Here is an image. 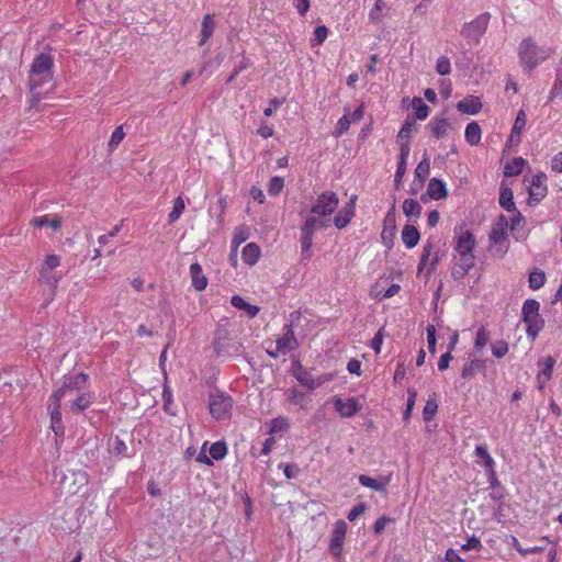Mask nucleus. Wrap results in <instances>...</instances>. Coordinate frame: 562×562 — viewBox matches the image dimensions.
<instances>
[{"label":"nucleus","mask_w":562,"mask_h":562,"mask_svg":"<svg viewBox=\"0 0 562 562\" xmlns=\"http://www.w3.org/2000/svg\"><path fill=\"white\" fill-rule=\"evenodd\" d=\"M357 195H352L350 201L334 217V224L337 228H345L355 215V204Z\"/></svg>","instance_id":"16"},{"label":"nucleus","mask_w":562,"mask_h":562,"mask_svg":"<svg viewBox=\"0 0 562 562\" xmlns=\"http://www.w3.org/2000/svg\"><path fill=\"white\" fill-rule=\"evenodd\" d=\"M186 207L184 200L181 196H178L173 200L172 211L168 215V223L172 224L179 220L183 210Z\"/></svg>","instance_id":"43"},{"label":"nucleus","mask_w":562,"mask_h":562,"mask_svg":"<svg viewBox=\"0 0 562 562\" xmlns=\"http://www.w3.org/2000/svg\"><path fill=\"white\" fill-rule=\"evenodd\" d=\"M339 199L335 192H323L316 203L312 206L311 212L318 216L326 217L330 215L338 206Z\"/></svg>","instance_id":"8"},{"label":"nucleus","mask_w":562,"mask_h":562,"mask_svg":"<svg viewBox=\"0 0 562 562\" xmlns=\"http://www.w3.org/2000/svg\"><path fill=\"white\" fill-rule=\"evenodd\" d=\"M50 409V427L56 436L64 435V425L61 422L60 401L52 400Z\"/></svg>","instance_id":"19"},{"label":"nucleus","mask_w":562,"mask_h":562,"mask_svg":"<svg viewBox=\"0 0 562 562\" xmlns=\"http://www.w3.org/2000/svg\"><path fill=\"white\" fill-rule=\"evenodd\" d=\"M233 398L225 392L215 389L209 394V409L213 418L221 420L231 415Z\"/></svg>","instance_id":"3"},{"label":"nucleus","mask_w":562,"mask_h":562,"mask_svg":"<svg viewBox=\"0 0 562 562\" xmlns=\"http://www.w3.org/2000/svg\"><path fill=\"white\" fill-rule=\"evenodd\" d=\"M430 162L427 156L417 165L415 169V177L420 181H424L425 178L429 175Z\"/></svg>","instance_id":"50"},{"label":"nucleus","mask_w":562,"mask_h":562,"mask_svg":"<svg viewBox=\"0 0 562 562\" xmlns=\"http://www.w3.org/2000/svg\"><path fill=\"white\" fill-rule=\"evenodd\" d=\"M456 108L461 113L474 115L482 110V102L479 97L469 95L460 100Z\"/></svg>","instance_id":"18"},{"label":"nucleus","mask_w":562,"mask_h":562,"mask_svg":"<svg viewBox=\"0 0 562 562\" xmlns=\"http://www.w3.org/2000/svg\"><path fill=\"white\" fill-rule=\"evenodd\" d=\"M475 456L484 460V467L487 472L493 473V467L495 464L493 458L490 456L487 451V447L484 445L475 447Z\"/></svg>","instance_id":"41"},{"label":"nucleus","mask_w":562,"mask_h":562,"mask_svg":"<svg viewBox=\"0 0 562 562\" xmlns=\"http://www.w3.org/2000/svg\"><path fill=\"white\" fill-rule=\"evenodd\" d=\"M284 187V180L281 177H273L269 181L268 192L270 195H278Z\"/></svg>","instance_id":"52"},{"label":"nucleus","mask_w":562,"mask_h":562,"mask_svg":"<svg viewBox=\"0 0 562 562\" xmlns=\"http://www.w3.org/2000/svg\"><path fill=\"white\" fill-rule=\"evenodd\" d=\"M329 220L310 216L306 218L304 225L301 228L302 236H301V248H302V256L304 259H307L310 257V249L313 245V235L316 229L318 228H325L328 226Z\"/></svg>","instance_id":"5"},{"label":"nucleus","mask_w":562,"mask_h":562,"mask_svg":"<svg viewBox=\"0 0 562 562\" xmlns=\"http://www.w3.org/2000/svg\"><path fill=\"white\" fill-rule=\"evenodd\" d=\"M491 349L495 358H502L508 352V344L504 340H498L492 345Z\"/></svg>","instance_id":"54"},{"label":"nucleus","mask_w":562,"mask_h":562,"mask_svg":"<svg viewBox=\"0 0 562 562\" xmlns=\"http://www.w3.org/2000/svg\"><path fill=\"white\" fill-rule=\"evenodd\" d=\"M475 257H460V262L456 263L451 276L454 280L463 279L474 267Z\"/></svg>","instance_id":"21"},{"label":"nucleus","mask_w":562,"mask_h":562,"mask_svg":"<svg viewBox=\"0 0 562 562\" xmlns=\"http://www.w3.org/2000/svg\"><path fill=\"white\" fill-rule=\"evenodd\" d=\"M351 124V119L349 117V112H346L341 119H339L336 130L334 132V135L336 137L341 136L344 133H346Z\"/></svg>","instance_id":"51"},{"label":"nucleus","mask_w":562,"mask_h":562,"mask_svg":"<svg viewBox=\"0 0 562 562\" xmlns=\"http://www.w3.org/2000/svg\"><path fill=\"white\" fill-rule=\"evenodd\" d=\"M248 238V232L244 227H237L232 238V247L234 254L237 251V247Z\"/></svg>","instance_id":"48"},{"label":"nucleus","mask_w":562,"mask_h":562,"mask_svg":"<svg viewBox=\"0 0 562 562\" xmlns=\"http://www.w3.org/2000/svg\"><path fill=\"white\" fill-rule=\"evenodd\" d=\"M364 510H366V504L364 503L357 504L348 513V516H347L348 520L349 521H355L360 515H362L364 513Z\"/></svg>","instance_id":"64"},{"label":"nucleus","mask_w":562,"mask_h":562,"mask_svg":"<svg viewBox=\"0 0 562 562\" xmlns=\"http://www.w3.org/2000/svg\"><path fill=\"white\" fill-rule=\"evenodd\" d=\"M426 330H427L428 349H429L430 353L434 355L436 352V342H437L436 328L434 325H428Z\"/></svg>","instance_id":"59"},{"label":"nucleus","mask_w":562,"mask_h":562,"mask_svg":"<svg viewBox=\"0 0 562 562\" xmlns=\"http://www.w3.org/2000/svg\"><path fill=\"white\" fill-rule=\"evenodd\" d=\"M527 122V115L524 110H519L514 122V134H517V143L520 142V134Z\"/></svg>","instance_id":"47"},{"label":"nucleus","mask_w":562,"mask_h":562,"mask_svg":"<svg viewBox=\"0 0 562 562\" xmlns=\"http://www.w3.org/2000/svg\"><path fill=\"white\" fill-rule=\"evenodd\" d=\"M481 127L476 122H471L465 127V139L471 146H475L481 140Z\"/></svg>","instance_id":"33"},{"label":"nucleus","mask_w":562,"mask_h":562,"mask_svg":"<svg viewBox=\"0 0 562 562\" xmlns=\"http://www.w3.org/2000/svg\"><path fill=\"white\" fill-rule=\"evenodd\" d=\"M416 130V122L415 117L412 114H408L401 131L397 135V140L400 142V145L404 142H407L409 144V138L412 137L413 132Z\"/></svg>","instance_id":"28"},{"label":"nucleus","mask_w":562,"mask_h":562,"mask_svg":"<svg viewBox=\"0 0 562 562\" xmlns=\"http://www.w3.org/2000/svg\"><path fill=\"white\" fill-rule=\"evenodd\" d=\"M214 351L217 356L227 353L231 349V338L226 330H218L214 338Z\"/></svg>","instance_id":"25"},{"label":"nucleus","mask_w":562,"mask_h":562,"mask_svg":"<svg viewBox=\"0 0 562 562\" xmlns=\"http://www.w3.org/2000/svg\"><path fill=\"white\" fill-rule=\"evenodd\" d=\"M359 482L361 485L375 490V491H384L386 481L383 479H374L368 475L361 474L359 476Z\"/></svg>","instance_id":"38"},{"label":"nucleus","mask_w":562,"mask_h":562,"mask_svg":"<svg viewBox=\"0 0 562 562\" xmlns=\"http://www.w3.org/2000/svg\"><path fill=\"white\" fill-rule=\"evenodd\" d=\"M485 370H486V364H485L484 360L472 359L463 364L462 370H461V376L464 380H470V379L474 378V375L477 372H485Z\"/></svg>","instance_id":"20"},{"label":"nucleus","mask_w":562,"mask_h":562,"mask_svg":"<svg viewBox=\"0 0 562 562\" xmlns=\"http://www.w3.org/2000/svg\"><path fill=\"white\" fill-rule=\"evenodd\" d=\"M540 304L535 299H528L524 302L521 308V319L527 326V336L535 340L544 327V319L539 314Z\"/></svg>","instance_id":"2"},{"label":"nucleus","mask_w":562,"mask_h":562,"mask_svg":"<svg viewBox=\"0 0 562 562\" xmlns=\"http://www.w3.org/2000/svg\"><path fill=\"white\" fill-rule=\"evenodd\" d=\"M488 341V335H487V331L484 327H481L477 331H476V336H475V341H474V348L477 350V351H481L485 345L487 344Z\"/></svg>","instance_id":"53"},{"label":"nucleus","mask_w":562,"mask_h":562,"mask_svg":"<svg viewBox=\"0 0 562 562\" xmlns=\"http://www.w3.org/2000/svg\"><path fill=\"white\" fill-rule=\"evenodd\" d=\"M60 265V257L58 255H47L45 260L40 266L46 270L54 271Z\"/></svg>","instance_id":"55"},{"label":"nucleus","mask_w":562,"mask_h":562,"mask_svg":"<svg viewBox=\"0 0 562 562\" xmlns=\"http://www.w3.org/2000/svg\"><path fill=\"white\" fill-rule=\"evenodd\" d=\"M288 427H289V422L286 418L277 417V418L272 419V422H271L270 432H278L281 430H285V429H288Z\"/></svg>","instance_id":"61"},{"label":"nucleus","mask_w":562,"mask_h":562,"mask_svg":"<svg viewBox=\"0 0 562 562\" xmlns=\"http://www.w3.org/2000/svg\"><path fill=\"white\" fill-rule=\"evenodd\" d=\"M547 176L542 172L531 177L529 182L528 192L529 199L535 202H539L547 194V186L544 183Z\"/></svg>","instance_id":"14"},{"label":"nucleus","mask_w":562,"mask_h":562,"mask_svg":"<svg viewBox=\"0 0 562 562\" xmlns=\"http://www.w3.org/2000/svg\"><path fill=\"white\" fill-rule=\"evenodd\" d=\"M231 303L235 308L245 311L249 317H255L259 313L258 306L249 304L239 295H234Z\"/></svg>","instance_id":"31"},{"label":"nucleus","mask_w":562,"mask_h":562,"mask_svg":"<svg viewBox=\"0 0 562 562\" xmlns=\"http://www.w3.org/2000/svg\"><path fill=\"white\" fill-rule=\"evenodd\" d=\"M437 411H438V403L436 400V395L432 394L431 396H429V398L427 400V402L424 406V409H423L424 420H426V422L431 420L435 417Z\"/></svg>","instance_id":"40"},{"label":"nucleus","mask_w":562,"mask_h":562,"mask_svg":"<svg viewBox=\"0 0 562 562\" xmlns=\"http://www.w3.org/2000/svg\"><path fill=\"white\" fill-rule=\"evenodd\" d=\"M546 280L547 277L544 271L539 268H535L532 271H530L528 277L529 288L531 290H539L544 285Z\"/></svg>","instance_id":"34"},{"label":"nucleus","mask_w":562,"mask_h":562,"mask_svg":"<svg viewBox=\"0 0 562 562\" xmlns=\"http://www.w3.org/2000/svg\"><path fill=\"white\" fill-rule=\"evenodd\" d=\"M476 240L470 231H464L460 234L454 246V250L460 257H474L472 251L475 248Z\"/></svg>","instance_id":"12"},{"label":"nucleus","mask_w":562,"mask_h":562,"mask_svg":"<svg viewBox=\"0 0 562 562\" xmlns=\"http://www.w3.org/2000/svg\"><path fill=\"white\" fill-rule=\"evenodd\" d=\"M334 405L335 409L342 416V417H351L353 416L360 408L358 404V400L355 397L347 398L344 401L340 397L334 398Z\"/></svg>","instance_id":"17"},{"label":"nucleus","mask_w":562,"mask_h":562,"mask_svg":"<svg viewBox=\"0 0 562 562\" xmlns=\"http://www.w3.org/2000/svg\"><path fill=\"white\" fill-rule=\"evenodd\" d=\"M346 529L347 525L344 520L336 522L329 544V550L335 557H339L341 554Z\"/></svg>","instance_id":"15"},{"label":"nucleus","mask_w":562,"mask_h":562,"mask_svg":"<svg viewBox=\"0 0 562 562\" xmlns=\"http://www.w3.org/2000/svg\"><path fill=\"white\" fill-rule=\"evenodd\" d=\"M111 451L115 456L123 457V456H126L127 447H126L125 442L116 436L111 446Z\"/></svg>","instance_id":"58"},{"label":"nucleus","mask_w":562,"mask_h":562,"mask_svg":"<svg viewBox=\"0 0 562 562\" xmlns=\"http://www.w3.org/2000/svg\"><path fill=\"white\" fill-rule=\"evenodd\" d=\"M227 453V447L224 441H217L211 445L210 456L212 459L218 461L225 458Z\"/></svg>","instance_id":"45"},{"label":"nucleus","mask_w":562,"mask_h":562,"mask_svg":"<svg viewBox=\"0 0 562 562\" xmlns=\"http://www.w3.org/2000/svg\"><path fill=\"white\" fill-rule=\"evenodd\" d=\"M61 276L55 271L38 268V282L43 285L48 286L47 300L52 302L56 295V290Z\"/></svg>","instance_id":"11"},{"label":"nucleus","mask_w":562,"mask_h":562,"mask_svg":"<svg viewBox=\"0 0 562 562\" xmlns=\"http://www.w3.org/2000/svg\"><path fill=\"white\" fill-rule=\"evenodd\" d=\"M291 373L302 386H305L310 391L317 387V383H314L311 370L304 368L300 361H293Z\"/></svg>","instance_id":"13"},{"label":"nucleus","mask_w":562,"mask_h":562,"mask_svg":"<svg viewBox=\"0 0 562 562\" xmlns=\"http://www.w3.org/2000/svg\"><path fill=\"white\" fill-rule=\"evenodd\" d=\"M87 381L88 375L85 373L66 376L63 385L52 394L50 400L61 401V398L69 393L79 391L87 383Z\"/></svg>","instance_id":"9"},{"label":"nucleus","mask_w":562,"mask_h":562,"mask_svg":"<svg viewBox=\"0 0 562 562\" xmlns=\"http://www.w3.org/2000/svg\"><path fill=\"white\" fill-rule=\"evenodd\" d=\"M91 403H92L91 396L88 394H82V395H79L78 397H76L74 401H71L70 408L74 412L78 413V412H81V411L88 408Z\"/></svg>","instance_id":"44"},{"label":"nucleus","mask_w":562,"mask_h":562,"mask_svg":"<svg viewBox=\"0 0 562 562\" xmlns=\"http://www.w3.org/2000/svg\"><path fill=\"white\" fill-rule=\"evenodd\" d=\"M525 165V159L521 157H515L510 162L504 167V176L513 177L521 173Z\"/></svg>","instance_id":"37"},{"label":"nucleus","mask_w":562,"mask_h":562,"mask_svg":"<svg viewBox=\"0 0 562 562\" xmlns=\"http://www.w3.org/2000/svg\"><path fill=\"white\" fill-rule=\"evenodd\" d=\"M260 255V247L255 243H249L241 251V259L245 263L254 266L258 262Z\"/></svg>","instance_id":"26"},{"label":"nucleus","mask_w":562,"mask_h":562,"mask_svg":"<svg viewBox=\"0 0 562 562\" xmlns=\"http://www.w3.org/2000/svg\"><path fill=\"white\" fill-rule=\"evenodd\" d=\"M409 151H411L409 144L407 142L402 143L401 148H400V161H398V165L396 168L395 180H394L396 186L406 172V161L409 156Z\"/></svg>","instance_id":"23"},{"label":"nucleus","mask_w":562,"mask_h":562,"mask_svg":"<svg viewBox=\"0 0 562 562\" xmlns=\"http://www.w3.org/2000/svg\"><path fill=\"white\" fill-rule=\"evenodd\" d=\"M413 109L415 110V121L425 120L429 114V106L423 102L420 98H414L412 101Z\"/></svg>","instance_id":"42"},{"label":"nucleus","mask_w":562,"mask_h":562,"mask_svg":"<svg viewBox=\"0 0 562 562\" xmlns=\"http://www.w3.org/2000/svg\"><path fill=\"white\" fill-rule=\"evenodd\" d=\"M300 318L301 313L299 311L292 312L290 314L289 323L283 327V335L276 341V347H278V351H281L282 355H286L288 352L295 350L299 347V342L294 336L293 327Z\"/></svg>","instance_id":"6"},{"label":"nucleus","mask_w":562,"mask_h":562,"mask_svg":"<svg viewBox=\"0 0 562 562\" xmlns=\"http://www.w3.org/2000/svg\"><path fill=\"white\" fill-rule=\"evenodd\" d=\"M59 473L54 470V476L57 479ZM87 483V475L85 472H72L69 475L60 472L61 488L68 494H76L80 486Z\"/></svg>","instance_id":"10"},{"label":"nucleus","mask_w":562,"mask_h":562,"mask_svg":"<svg viewBox=\"0 0 562 562\" xmlns=\"http://www.w3.org/2000/svg\"><path fill=\"white\" fill-rule=\"evenodd\" d=\"M215 23L211 14H205L201 23V40L199 45L202 46L212 36Z\"/></svg>","instance_id":"30"},{"label":"nucleus","mask_w":562,"mask_h":562,"mask_svg":"<svg viewBox=\"0 0 562 562\" xmlns=\"http://www.w3.org/2000/svg\"><path fill=\"white\" fill-rule=\"evenodd\" d=\"M490 19L491 15L487 12L480 14L476 19L463 25L461 35L468 41V43L477 44L486 32Z\"/></svg>","instance_id":"7"},{"label":"nucleus","mask_w":562,"mask_h":562,"mask_svg":"<svg viewBox=\"0 0 562 562\" xmlns=\"http://www.w3.org/2000/svg\"><path fill=\"white\" fill-rule=\"evenodd\" d=\"M554 363L555 360L550 356L544 358L542 362H539V366L543 364L542 369L540 370V373L538 374L539 382L544 383L551 379Z\"/></svg>","instance_id":"35"},{"label":"nucleus","mask_w":562,"mask_h":562,"mask_svg":"<svg viewBox=\"0 0 562 562\" xmlns=\"http://www.w3.org/2000/svg\"><path fill=\"white\" fill-rule=\"evenodd\" d=\"M519 56L521 63L530 71L548 57V50L538 47L530 38H526L519 45Z\"/></svg>","instance_id":"4"},{"label":"nucleus","mask_w":562,"mask_h":562,"mask_svg":"<svg viewBox=\"0 0 562 562\" xmlns=\"http://www.w3.org/2000/svg\"><path fill=\"white\" fill-rule=\"evenodd\" d=\"M555 98H562V57L557 69L554 85L549 94V101H553Z\"/></svg>","instance_id":"39"},{"label":"nucleus","mask_w":562,"mask_h":562,"mask_svg":"<svg viewBox=\"0 0 562 562\" xmlns=\"http://www.w3.org/2000/svg\"><path fill=\"white\" fill-rule=\"evenodd\" d=\"M420 235L418 229L413 225H405L402 231V240L407 248L415 247L419 241Z\"/></svg>","instance_id":"29"},{"label":"nucleus","mask_w":562,"mask_h":562,"mask_svg":"<svg viewBox=\"0 0 562 562\" xmlns=\"http://www.w3.org/2000/svg\"><path fill=\"white\" fill-rule=\"evenodd\" d=\"M436 70L441 76L448 75L451 70V64L449 58L446 56H441L440 58H438L436 64Z\"/></svg>","instance_id":"57"},{"label":"nucleus","mask_w":562,"mask_h":562,"mask_svg":"<svg viewBox=\"0 0 562 562\" xmlns=\"http://www.w3.org/2000/svg\"><path fill=\"white\" fill-rule=\"evenodd\" d=\"M383 331H384V327H381L378 330V333L375 334L374 338L371 340V347L376 353H379L381 351V347H382L383 339H384Z\"/></svg>","instance_id":"63"},{"label":"nucleus","mask_w":562,"mask_h":562,"mask_svg":"<svg viewBox=\"0 0 562 562\" xmlns=\"http://www.w3.org/2000/svg\"><path fill=\"white\" fill-rule=\"evenodd\" d=\"M403 211L407 216L418 217L422 212V206L416 200L407 199L403 203Z\"/></svg>","instance_id":"46"},{"label":"nucleus","mask_w":562,"mask_h":562,"mask_svg":"<svg viewBox=\"0 0 562 562\" xmlns=\"http://www.w3.org/2000/svg\"><path fill=\"white\" fill-rule=\"evenodd\" d=\"M31 224L35 227L42 228L44 226H49L53 231L57 232L60 229L63 221L61 217L55 215L50 217L49 215L36 216L31 220Z\"/></svg>","instance_id":"22"},{"label":"nucleus","mask_w":562,"mask_h":562,"mask_svg":"<svg viewBox=\"0 0 562 562\" xmlns=\"http://www.w3.org/2000/svg\"><path fill=\"white\" fill-rule=\"evenodd\" d=\"M499 204L507 212L516 211L513 191L509 188H502L499 193Z\"/></svg>","instance_id":"36"},{"label":"nucleus","mask_w":562,"mask_h":562,"mask_svg":"<svg viewBox=\"0 0 562 562\" xmlns=\"http://www.w3.org/2000/svg\"><path fill=\"white\" fill-rule=\"evenodd\" d=\"M53 57L47 54H40L37 55L31 66L30 70V93H31V101H30V108L29 111L33 109H37L38 103L41 102L43 94L45 91H43V87L46 83H50L53 79Z\"/></svg>","instance_id":"1"},{"label":"nucleus","mask_w":562,"mask_h":562,"mask_svg":"<svg viewBox=\"0 0 562 562\" xmlns=\"http://www.w3.org/2000/svg\"><path fill=\"white\" fill-rule=\"evenodd\" d=\"M448 126L449 123L445 117H435L427 125L436 138L442 137L446 134Z\"/></svg>","instance_id":"32"},{"label":"nucleus","mask_w":562,"mask_h":562,"mask_svg":"<svg viewBox=\"0 0 562 562\" xmlns=\"http://www.w3.org/2000/svg\"><path fill=\"white\" fill-rule=\"evenodd\" d=\"M427 193L434 200L443 199L448 194L446 184L437 178L430 179L427 188Z\"/></svg>","instance_id":"27"},{"label":"nucleus","mask_w":562,"mask_h":562,"mask_svg":"<svg viewBox=\"0 0 562 562\" xmlns=\"http://www.w3.org/2000/svg\"><path fill=\"white\" fill-rule=\"evenodd\" d=\"M384 8V1L383 0H376L374 8L370 11L369 18L370 21L373 23H380L381 19L379 15V12Z\"/></svg>","instance_id":"62"},{"label":"nucleus","mask_w":562,"mask_h":562,"mask_svg":"<svg viewBox=\"0 0 562 562\" xmlns=\"http://www.w3.org/2000/svg\"><path fill=\"white\" fill-rule=\"evenodd\" d=\"M328 35V29L325 25H319L314 31V44L321 45L325 42L326 37Z\"/></svg>","instance_id":"60"},{"label":"nucleus","mask_w":562,"mask_h":562,"mask_svg":"<svg viewBox=\"0 0 562 562\" xmlns=\"http://www.w3.org/2000/svg\"><path fill=\"white\" fill-rule=\"evenodd\" d=\"M124 136L125 133L123 131V126L116 127L113 131L111 138L109 140L110 150H113L123 140Z\"/></svg>","instance_id":"56"},{"label":"nucleus","mask_w":562,"mask_h":562,"mask_svg":"<svg viewBox=\"0 0 562 562\" xmlns=\"http://www.w3.org/2000/svg\"><path fill=\"white\" fill-rule=\"evenodd\" d=\"M192 285L196 291H203L207 285V279L203 274L202 267L194 262L190 266Z\"/></svg>","instance_id":"24"},{"label":"nucleus","mask_w":562,"mask_h":562,"mask_svg":"<svg viewBox=\"0 0 562 562\" xmlns=\"http://www.w3.org/2000/svg\"><path fill=\"white\" fill-rule=\"evenodd\" d=\"M507 237V229L493 225L490 233V240L494 245H498L504 241Z\"/></svg>","instance_id":"49"}]
</instances>
